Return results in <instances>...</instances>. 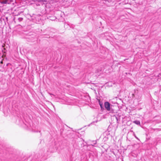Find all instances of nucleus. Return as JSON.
I'll return each mask as SVG.
<instances>
[{"label":"nucleus","instance_id":"obj_1","mask_svg":"<svg viewBox=\"0 0 161 161\" xmlns=\"http://www.w3.org/2000/svg\"><path fill=\"white\" fill-rule=\"evenodd\" d=\"M110 104L108 102H105L104 103L105 107L108 111L110 110Z\"/></svg>","mask_w":161,"mask_h":161},{"label":"nucleus","instance_id":"obj_2","mask_svg":"<svg viewBox=\"0 0 161 161\" xmlns=\"http://www.w3.org/2000/svg\"><path fill=\"white\" fill-rule=\"evenodd\" d=\"M8 0H1V3L3 4H6L7 3H8Z\"/></svg>","mask_w":161,"mask_h":161},{"label":"nucleus","instance_id":"obj_3","mask_svg":"<svg viewBox=\"0 0 161 161\" xmlns=\"http://www.w3.org/2000/svg\"><path fill=\"white\" fill-rule=\"evenodd\" d=\"M133 122L135 124L138 125H140V122L138 120H135Z\"/></svg>","mask_w":161,"mask_h":161},{"label":"nucleus","instance_id":"obj_4","mask_svg":"<svg viewBox=\"0 0 161 161\" xmlns=\"http://www.w3.org/2000/svg\"><path fill=\"white\" fill-rule=\"evenodd\" d=\"M97 143V141H92V144L89 145L90 146H95L94 145Z\"/></svg>","mask_w":161,"mask_h":161},{"label":"nucleus","instance_id":"obj_5","mask_svg":"<svg viewBox=\"0 0 161 161\" xmlns=\"http://www.w3.org/2000/svg\"><path fill=\"white\" fill-rule=\"evenodd\" d=\"M23 19L22 18H19L18 19V20L19 22L22 21V20Z\"/></svg>","mask_w":161,"mask_h":161},{"label":"nucleus","instance_id":"obj_6","mask_svg":"<svg viewBox=\"0 0 161 161\" xmlns=\"http://www.w3.org/2000/svg\"><path fill=\"white\" fill-rule=\"evenodd\" d=\"M100 106L102 108V104L100 103Z\"/></svg>","mask_w":161,"mask_h":161},{"label":"nucleus","instance_id":"obj_7","mask_svg":"<svg viewBox=\"0 0 161 161\" xmlns=\"http://www.w3.org/2000/svg\"><path fill=\"white\" fill-rule=\"evenodd\" d=\"M135 137L136 139H138V138L136 136H135Z\"/></svg>","mask_w":161,"mask_h":161},{"label":"nucleus","instance_id":"obj_8","mask_svg":"<svg viewBox=\"0 0 161 161\" xmlns=\"http://www.w3.org/2000/svg\"><path fill=\"white\" fill-rule=\"evenodd\" d=\"M1 64L3 63V61H1Z\"/></svg>","mask_w":161,"mask_h":161},{"label":"nucleus","instance_id":"obj_9","mask_svg":"<svg viewBox=\"0 0 161 161\" xmlns=\"http://www.w3.org/2000/svg\"><path fill=\"white\" fill-rule=\"evenodd\" d=\"M3 49L4 50H5V48H3Z\"/></svg>","mask_w":161,"mask_h":161}]
</instances>
